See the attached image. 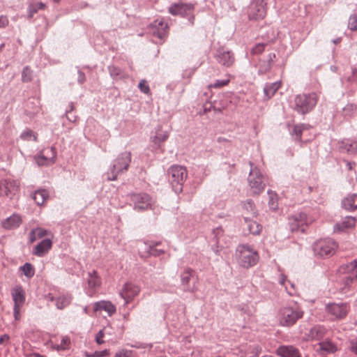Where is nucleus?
<instances>
[{
  "label": "nucleus",
  "mask_w": 357,
  "mask_h": 357,
  "mask_svg": "<svg viewBox=\"0 0 357 357\" xmlns=\"http://www.w3.org/2000/svg\"><path fill=\"white\" fill-rule=\"evenodd\" d=\"M235 259L241 267L248 269L257 264L259 255L252 246L248 244H241L236 248Z\"/></svg>",
  "instance_id": "nucleus-1"
},
{
  "label": "nucleus",
  "mask_w": 357,
  "mask_h": 357,
  "mask_svg": "<svg viewBox=\"0 0 357 357\" xmlns=\"http://www.w3.org/2000/svg\"><path fill=\"white\" fill-rule=\"evenodd\" d=\"M338 273L344 274L340 282V291L342 294H347L353 289V284L357 281V260L343 264L338 268Z\"/></svg>",
  "instance_id": "nucleus-2"
},
{
  "label": "nucleus",
  "mask_w": 357,
  "mask_h": 357,
  "mask_svg": "<svg viewBox=\"0 0 357 357\" xmlns=\"http://www.w3.org/2000/svg\"><path fill=\"white\" fill-rule=\"evenodd\" d=\"M303 315L304 311L297 304L285 306L279 310L278 322L280 326L289 328L293 326Z\"/></svg>",
  "instance_id": "nucleus-3"
},
{
  "label": "nucleus",
  "mask_w": 357,
  "mask_h": 357,
  "mask_svg": "<svg viewBox=\"0 0 357 357\" xmlns=\"http://www.w3.org/2000/svg\"><path fill=\"white\" fill-rule=\"evenodd\" d=\"M131 153L125 151L120 153L112 162L106 175L108 181H115L119 174L126 172L131 162Z\"/></svg>",
  "instance_id": "nucleus-4"
},
{
  "label": "nucleus",
  "mask_w": 357,
  "mask_h": 357,
  "mask_svg": "<svg viewBox=\"0 0 357 357\" xmlns=\"http://www.w3.org/2000/svg\"><path fill=\"white\" fill-rule=\"evenodd\" d=\"M317 100L318 97L315 93L299 94L294 99V109L298 114L305 115L313 109Z\"/></svg>",
  "instance_id": "nucleus-5"
},
{
  "label": "nucleus",
  "mask_w": 357,
  "mask_h": 357,
  "mask_svg": "<svg viewBox=\"0 0 357 357\" xmlns=\"http://www.w3.org/2000/svg\"><path fill=\"white\" fill-rule=\"evenodd\" d=\"M169 180L176 193L183 190V185L187 178L186 169L181 165H173L168 170Z\"/></svg>",
  "instance_id": "nucleus-6"
},
{
  "label": "nucleus",
  "mask_w": 357,
  "mask_h": 357,
  "mask_svg": "<svg viewBox=\"0 0 357 357\" xmlns=\"http://www.w3.org/2000/svg\"><path fill=\"white\" fill-rule=\"evenodd\" d=\"M249 165L250 166L248 178L249 186L254 195H259L266 185L264 176L257 167H254L252 162L250 161Z\"/></svg>",
  "instance_id": "nucleus-7"
},
{
  "label": "nucleus",
  "mask_w": 357,
  "mask_h": 357,
  "mask_svg": "<svg viewBox=\"0 0 357 357\" xmlns=\"http://www.w3.org/2000/svg\"><path fill=\"white\" fill-rule=\"evenodd\" d=\"M337 248V243L330 238L319 239L313 245L314 255L323 258L333 255Z\"/></svg>",
  "instance_id": "nucleus-8"
},
{
  "label": "nucleus",
  "mask_w": 357,
  "mask_h": 357,
  "mask_svg": "<svg viewBox=\"0 0 357 357\" xmlns=\"http://www.w3.org/2000/svg\"><path fill=\"white\" fill-rule=\"evenodd\" d=\"M130 205L137 211H142L152 208L154 203L152 197L145 192H132L128 195Z\"/></svg>",
  "instance_id": "nucleus-9"
},
{
  "label": "nucleus",
  "mask_w": 357,
  "mask_h": 357,
  "mask_svg": "<svg viewBox=\"0 0 357 357\" xmlns=\"http://www.w3.org/2000/svg\"><path fill=\"white\" fill-rule=\"evenodd\" d=\"M326 312L333 321L344 319L350 310L348 303H330L325 307Z\"/></svg>",
  "instance_id": "nucleus-10"
},
{
  "label": "nucleus",
  "mask_w": 357,
  "mask_h": 357,
  "mask_svg": "<svg viewBox=\"0 0 357 357\" xmlns=\"http://www.w3.org/2000/svg\"><path fill=\"white\" fill-rule=\"evenodd\" d=\"M313 222V219L305 213L300 212L289 217L288 225L292 232H304L305 227Z\"/></svg>",
  "instance_id": "nucleus-11"
},
{
  "label": "nucleus",
  "mask_w": 357,
  "mask_h": 357,
  "mask_svg": "<svg viewBox=\"0 0 357 357\" xmlns=\"http://www.w3.org/2000/svg\"><path fill=\"white\" fill-rule=\"evenodd\" d=\"M181 285L184 291L194 293L197 291L198 278L195 271L190 268H185L181 273Z\"/></svg>",
  "instance_id": "nucleus-12"
},
{
  "label": "nucleus",
  "mask_w": 357,
  "mask_h": 357,
  "mask_svg": "<svg viewBox=\"0 0 357 357\" xmlns=\"http://www.w3.org/2000/svg\"><path fill=\"white\" fill-rule=\"evenodd\" d=\"M250 20L264 19L266 15V3L264 0H252L248 9Z\"/></svg>",
  "instance_id": "nucleus-13"
},
{
  "label": "nucleus",
  "mask_w": 357,
  "mask_h": 357,
  "mask_svg": "<svg viewBox=\"0 0 357 357\" xmlns=\"http://www.w3.org/2000/svg\"><path fill=\"white\" fill-rule=\"evenodd\" d=\"M56 150L55 147H47L40 151L35 157L36 162L39 166H49L56 162Z\"/></svg>",
  "instance_id": "nucleus-14"
},
{
  "label": "nucleus",
  "mask_w": 357,
  "mask_h": 357,
  "mask_svg": "<svg viewBox=\"0 0 357 357\" xmlns=\"http://www.w3.org/2000/svg\"><path fill=\"white\" fill-rule=\"evenodd\" d=\"M300 333L303 335V338L307 340H318L323 338L326 332V328L321 325H316L312 327L307 332L304 331L302 326L299 327Z\"/></svg>",
  "instance_id": "nucleus-15"
},
{
  "label": "nucleus",
  "mask_w": 357,
  "mask_h": 357,
  "mask_svg": "<svg viewBox=\"0 0 357 357\" xmlns=\"http://www.w3.org/2000/svg\"><path fill=\"white\" fill-rule=\"evenodd\" d=\"M153 36L163 40L167 36L169 26L162 18L157 19L149 26Z\"/></svg>",
  "instance_id": "nucleus-16"
},
{
  "label": "nucleus",
  "mask_w": 357,
  "mask_h": 357,
  "mask_svg": "<svg viewBox=\"0 0 357 357\" xmlns=\"http://www.w3.org/2000/svg\"><path fill=\"white\" fill-rule=\"evenodd\" d=\"M194 6L191 3H174L169 8V13L172 15L188 17L192 15Z\"/></svg>",
  "instance_id": "nucleus-17"
},
{
  "label": "nucleus",
  "mask_w": 357,
  "mask_h": 357,
  "mask_svg": "<svg viewBox=\"0 0 357 357\" xmlns=\"http://www.w3.org/2000/svg\"><path fill=\"white\" fill-rule=\"evenodd\" d=\"M140 291V287L132 282H127L124 284L120 292V296L126 301V303H128L138 295Z\"/></svg>",
  "instance_id": "nucleus-18"
},
{
  "label": "nucleus",
  "mask_w": 357,
  "mask_h": 357,
  "mask_svg": "<svg viewBox=\"0 0 357 357\" xmlns=\"http://www.w3.org/2000/svg\"><path fill=\"white\" fill-rule=\"evenodd\" d=\"M217 61L226 67L231 66L234 62V56L232 52L225 50L224 48H219L215 56Z\"/></svg>",
  "instance_id": "nucleus-19"
},
{
  "label": "nucleus",
  "mask_w": 357,
  "mask_h": 357,
  "mask_svg": "<svg viewBox=\"0 0 357 357\" xmlns=\"http://www.w3.org/2000/svg\"><path fill=\"white\" fill-rule=\"evenodd\" d=\"M275 354L280 357H301L299 349L293 345H280Z\"/></svg>",
  "instance_id": "nucleus-20"
},
{
  "label": "nucleus",
  "mask_w": 357,
  "mask_h": 357,
  "mask_svg": "<svg viewBox=\"0 0 357 357\" xmlns=\"http://www.w3.org/2000/svg\"><path fill=\"white\" fill-rule=\"evenodd\" d=\"M52 241L49 238L42 240L33 250V255L42 257L45 256L52 248Z\"/></svg>",
  "instance_id": "nucleus-21"
},
{
  "label": "nucleus",
  "mask_w": 357,
  "mask_h": 357,
  "mask_svg": "<svg viewBox=\"0 0 357 357\" xmlns=\"http://www.w3.org/2000/svg\"><path fill=\"white\" fill-rule=\"evenodd\" d=\"M14 305L22 306L25 302V292L22 286L15 287L11 290Z\"/></svg>",
  "instance_id": "nucleus-22"
},
{
  "label": "nucleus",
  "mask_w": 357,
  "mask_h": 357,
  "mask_svg": "<svg viewBox=\"0 0 357 357\" xmlns=\"http://www.w3.org/2000/svg\"><path fill=\"white\" fill-rule=\"evenodd\" d=\"M339 150L340 152L349 154L357 153V142L344 139L340 143Z\"/></svg>",
  "instance_id": "nucleus-23"
},
{
  "label": "nucleus",
  "mask_w": 357,
  "mask_h": 357,
  "mask_svg": "<svg viewBox=\"0 0 357 357\" xmlns=\"http://www.w3.org/2000/svg\"><path fill=\"white\" fill-rule=\"evenodd\" d=\"M342 206L347 211H354L357 208V194L348 195L342 200Z\"/></svg>",
  "instance_id": "nucleus-24"
},
{
  "label": "nucleus",
  "mask_w": 357,
  "mask_h": 357,
  "mask_svg": "<svg viewBox=\"0 0 357 357\" xmlns=\"http://www.w3.org/2000/svg\"><path fill=\"white\" fill-rule=\"evenodd\" d=\"M22 222L20 216L13 214L2 221V226L6 229H13L18 227Z\"/></svg>",
  "instance_id": "nucleus-25"
},
{
  "label": "nucleus",
  "mask_w": 357,
  "mask_h": 357,
  "mask_svg": "<svg viewBox=\"0 0 357 357\" xmlns=\"http://www.w3.org/2000/svg\"><path fill=\"white\" fill-rule=\"evenodd\" d=\"M101 310L107 312L111 316L116 312V307L110 301H101L95 303L94 311Z\"/></svg>",
  "instance_id": "nucleus-26"
},
{
  "label": "nucleus",
  "mask_w": 357,
  "mask_h": 357,
  "mask_svg": "<svg viewBox=\"0 0 357 357\" xmlns=\"http://www.w3.org/2000/svg\"><path fill=\"white\" fill-rule=\"evenodd\" d=\"M4 195L11 197L17 191L19 185L16 181L8 178L3 181Z\"/></svg>",
  "instance_id": "nucleus-27"
},
{
  "label": "nucleus",
  "mask_w": 357,
  "mask_h": 357,
  "mask_svg": "<svg viewBox=\"0 0 357 357\" xmlns=\"http://www.w3.org/2000/svg\"><path fill=\"white\" fill-rule=\"evenodd\" d=\"M168 137L169 132L167 131H164L161 128H159L155 131V135L152 137V142L153 143L155 148H160L161 144L166 141Z\"/></svg>",
  "instance_id": "nucleus-28"
},
{
  "label": "nucleus",
  "mask_w": 357,
  "mask_h": 357,
  "mask_svg": "<svg viewBox=\"0 0 357 357\" xmlns=\"http://www.w3.org/2000/svg\"><path fill=\"white\" fill-rule=\"evenodd\" d=\"M356 223V218L352 216L345 217L341 222L337 223L334 226V230L337 231H343L345 229H349L354 227Z\"/></svg>",
  "instance_id": "nucleus-29"
},
{
  "label": "nucleus",
  "mask_w": 357,
  "mask_h": 357,
  "mask_svg": "<svg viewBox=\"0 0 357 357\" xmlns=\"http://www.w3.org/2000/svg\"><path fill=\"white\" fill-rule=\"evenodd\" d=\"M244 221L246 225L247 229L250 234L258 235L261 231V226L256 221L252 220L250 217L245 216Z\"/></svg>",
  "instance_id": "nucleus-30"
},
{
  "label": "nucleus",
  "mask_w": 357,
  "mask_h": 357,
  "mask_svg": "<svg viewBox=\"0 0 357 357\" xmlns=\"http://www.w3.org/2000/svg\"><path fill=\"white\" fill-rule=\"evenodd\" d=\"M281 82L277 81L273 83H266L264 88V96L267 99L272 98L275 92L280 88Z\"/></svg>",
  "instance_id": "nucleus-31"
},
{
  "label": "nucleus",
  "mask_w": 357,
  "mask_h": 357,
  "mask_svg": "<svg viewBox=\"0 0 357 357\" xmlns=\"http://www.w3.org/2000/svg\"><path fill=\"white\" fill-rule=\"evenodd\" d=\"M319 347L324 354H334L337 350V346L328 340L319 342Z\"/></svg>",
  "instance_id": "nucleus-32"
},
{
  "label": "nucleus",
  "mask_w": 357,
  "mask_h": 357,
  "mask_svg": "<svg viewBox=\"0 0 357 357\" xmlns=\"http://www.w3.org/2000/svg\"><path fill=\"white\" fill-rule=\"evenodd\" d=\"M31 197L37 205L40 206L43 205L49 197V193L47 190L44 189L38 190L31 194Z\"/></svg>",
  "instance_id": "nucleus-33"
},
{
  "label": "nucleus",
  "mask_w": 357,
  "mask_h": 357,
  "mask_svg": "<svg viewBox=\"0 0 357 357\" xmlns=\"http://www.w3.org/2000/svg\"><path fill=\"white\" fill-rule=\"evenodd\" d=\"M72 297L70 295H61L56 299V307L59 310H63L67 307L71 302Z\"/></svg>",
  "instance_id": "nucleus-34"
},
{
  "label": "nucleus",
  "mask_w": 357,
  "mask_h": 357,
  "mask_svg": "<svg viewBox=\"0 0 357 357\" xmlns=\"http://www.w3.org/2000/svg\"><path fill=\"white\" fill-rule=\"evenodd\" d=\"M87 282L89 288L93 289L100 285V279L96 271L88 273Z\"/></svg>",
  "instance_id": "nucleus-35"
},
{
  "label": "nucleus",
  "mask_w": 357,
  "mask_h": 357,
  "mask_svg": "<svg viewBox=\"0 0 357 357\" xmlns=\"http://www.w3.org/2000/svg\"><path fill=\"white\" fill-rule=\"evenodd\" d=\"M20 270L28 279L33 277L35 274V268L31 263H25L23 266L20 267Z\"/></svg>",
  "instance_id": "nucleus-36"
},
{
  "label": "nucleus",
  "mask_w": 357,
  "mask_h": 357,
  "mask_svg": "<svg viewBox=\"0 0 357 357\" xmlns=\"http://www.w3.org/2000/svg\"><path fill=\"white\" fill-rule=\"evenodd\" d=\"M45 5L43 2H37L31 4L28 8L29 17H32L33 15L38 12V10H43L45 8Z\"/></svg>",
  "instance_id": "nucleus-37"
},
{
  "label": "nucleus",
  "mask_w": 357,
  "mask_h": 357,
  "mask_svg": "<svg viewBox=\"0 0 357 357\" xmlns=\"http://www.w3.org/2000/svg\"><path fill=\"white\" fill-rule=\"evenodd\" d=\"M258 68V74L264 75L269 72L272 66H271V64H269V63L266 61L264 59H261L259 61Z\"/></svg>",
  "instance_id": "nucleus-38"
},
{
  "label": "nucleus",
  "mask_w": 357,
  "mask_h": 357,
  "mask_svg": "<svg viewBox=\"0 0 357 357\" xmlns=\"http://www.w3.org/2000/svg\"><path fill=\"white\" fill-rule=\"evenodd\" d=\"M108 70H109L110 75L114 79H120V78L124 77V75L123 74L121 69L115 66H109Z\"/></svg>",
  "instance_id": "nucleus-39"
},
{
  "label": "nucleus",
  "mask_w": 357,
  "mask_h": 357,
  "mask_svg": "<svg viewBox=\"0 0 357 357\" xmlns=\"http://www.w3.org/2000/svg\"><path fill=\"white\" fill-rule=\"evenodd\" d=\"M244 209L250 213L252 217H256L257 215V211L255 208L254 202L249 199L244 204Z\"/></svg>",
  "instance_id": "nucleus-40"
},
{
  "label": "nucleus",
  "mask_w": 357,
  "mask_h": 357,
  "mask_svg": "<svg viewBox=\"0 0 357 357\" xmlns=\"http://www.w3.org/2000/svg\"><path fill=\"white\" fill-rule=\"evenodd\" d=\"M304 128V124L294 126L291 132V135L296 136L295 140L298 142H301L302 132Z\"/></svg>",
  "instance_id": "nucleus-41"
},
{
  "label": "nucleus",
  "mask_w": 357,
  "mask_h": 357,
  "mask_svg": "<svg viewBox=\"0 0 357 357\" xmlns=\"http://www.w3.org/2000/svg\"><path fill=\"white\" fill-rule=\"evenodd\" d=\"M33 71L29 66H25L22 72V80L23 82H29L32 79Z\"/></svg>",
  "instance_id": "nucleus-42"
},
{
  "label": "nucleus",
  "mask_w": 357,
  "mask_h": 357,
  "mask_svg": "<svg viewBox=\"0 0 357 357\" xmlns=\"http://www.w3.org/2000/svg\"><path fill=\"white\" fill-rule=\"evenodd\" d=\"M20 138L23 140H30L31 138L33 141H37V135L31 130H26L22 132Z\"/></svg>",
  "instance_id": "nucleus-43"
},
{
  "label": "nucleus",
  "mask_w": 357,
  "mask_h": 357,
  "mask_svg": "<svg viewBox=\"0 0 357 357\" xmlns=\"http://www.w3.org/2000/svg\"><path fill=\"white\" fill-rule=\"evenodd\" d=\"M266 43H259L256 44L251 50V54L254 55H258L261 54L266 46Z\"/></svg>",
  "instance_id": "nucleus-44"
},
{
  "label": "nucleus",
  "mask_w": 357,
  "mask_h": 357,
  "mask_svg": "<svg viewBox=\"0 0 357 357\" xmlns=\"http://www.w3.org/2000/svg\"><path fill=\"white\" fill-rule=\"evenodd\" d=\"M70 343V337L68 336H65L61 339V343L57 345L56 349L57 350H66L68 348V346L69 345Z\"/></svg>",
  "instance_id": "nucleus-45"
},
{
  "label": "nucleus",
  "mask_w": 357,
  "mask_h": 357,
  "mask_svg": "<svg viewBox=\"0 0 357 357\" xmlns=\"http://www.w3.org/2000/svg\"><path fill=\"white\" fill-rule=\"evenodd\" d=\"M348 26L351 31H357V16L356 15L350 16Z\"/></svg>",
  "instance_id": "nucleus-46"
},
{
  "label": "nucleus",
  "mask_w": 357,
  "mask_h": 357,
  "mask_svg": "<svg viewBox=\"0 0 357 357\" xmlns=\"http://www.w3.org/2000/svg\"><path fill=\"white\" fill-rule=\"evenodd\" d=\"M229 79H217L213 84H211V86L215 88V89H219V88H221L222 86L227 85L229 84Z\"/></svg>",
  "instance_id": "nucleus-47"
},
{
  "label": "nucleus",
  "mask_w": 357,
  "mask_h": 357,
  "mask_svg": "<svg viewBox=\"0 0 357 357\" xmlns=\"http://www.w3.org/2000/svg\"><path fill=\"white\" fill-rule=\"evenodd\" d=\"M223 233V229L221 227H218L213 230V234L214 235V238L215 239V243L218 245L220 243V236H221Z\"/></svg>",
  "instance_id": "nucleus-48"
},
{
  "label": "nucleus",
  "mask_w": 357,
  "mask_h": 357,
  "mask_svg": "<svg viewBox=\"0 0 357 357\" xmlns=\"http://www.w3.org/2000/svg\"><path fill=\"white\" fill-rule=\"evenodd\" d=\"M138 87L142 92L145 94H148L150 91V88L145 80H141L138 84Z\"/></svg>",
  "instance_id": "nucleus-49"
},
{
  "label": "nucleus",
  "mask_w": 357,
  "mask_h": 357,
  "mask_svg": "<svg viewBox=\"0 0 357 357\" xmlns=\"http://www.w3.org/2000/svg\"><path fill=\"white\" fill-rule=\"evenodd\" d=\"M347 81L350 83H357V68H351V75L347 77Z\"/></svg>",
  "instance_id": "nucleus-50"
},
{
  "label": "nucleus",
  "mask_w": 357,
  "mask_h": 357,
  "mask_svg": "<svg viewBox=\"0 0 357 357\" xmlns=\"http://www.w3.org/2000/svg\"><path fill=\"white\" fill-rule=\"evenodd\" d=\"M109 355V351L107 349L100 351H95L91 354L87 355V357H105L106 356Z\"/></svg>",
  "instance_id": "nucleus-51"
},
{
  "label": "nucleus",
  "mask_w": 357,
  "mask_h": 357,
  "mask_svg": "<svg viewBox=\"0 0 357 357\" xmlns=\"http://www.w3.org/2000/svg\"><path fill=\"white\" fill-rule=\"evenodd\" d=\"M349 349L357 355V338H353L349 340Z\"/></svg>",
  "instance_id": "nucleus-52"
},
{
  "label": "nucleus",
  "mask_w": 357,
  "mask_h": 357,
  "mask_svg": "<svg viewBox=\"0 0 357 357\" xmlns=\"http://www.w3.org/2000/svg\"><path fill=\"white\" fill-rule=\"evenodd\" d=\"M34 231L36 233L38 239L43 238V236H45L47 234V230H45L43 228H40V227L34 229Z\"/></svg>",
  "instance_id": "nucleus-53"
},
{
  "label": "nucleus",
  "mask_w": 357,
  "mask_h": 357,
  "mask_svg": "<svg viewBox=\"0 0 357 357\" xmlns=\"http://www.w3.org/2000/svg\"><path fill=\"white\" fill-rule=\"evenodd\" d=\"M268 206L270 208L273 210H275L278 208V203L276 198H275L273 195L271 196L270 200L268 202Z\"/></svg>",
  "instance_id": "nucleus-54"
},
{
  "label": "nucleus",
  "mask_w": 357,
  "mask_h": 357,
  "mask_svg": "<svg viewBox=\"0 0 357 357\" xmlns=\"http://www.w3.org/2000/svg\"><path fill=\"white\" fill-rule=\"evenodd\" d=\"M275 57H276L275 54L274 52H271L267 55L266 59L264 60L266 61H267L268 63H269V64H271V66H273V65L275 62Z\"/></svg>",
  "instance_id": "nucleus-55"
},
{
  "label": "nucleus",
  "mask_w": 357,
  "mask_h": 357,
  "mask_svg": "<svg viewBox=\"0 0 357 357\" xmlns=\"http://www.w3.org/2000/svg\"><path fill=\"white\" fill-rule=\"evenodd\" d=\"M104 337V332L103 330L99 331V332L96 335V342L98 344H102L104 343V341L102 340V337Z\"/></svg>",
  "instance_id": "nucleus-56"
},
{
  "label": "nucleus",
  "mask_w": 357,
  "mask_h": 357,
  "mask_svg": "<svg viewBox=\"0 0 357 357\" xmlns=\"http://www.w3.org/2000/svg\"><path fill=\"white\" fill-rule=\"evenodd\" d=\"M356 105L354 104H348L344 107V111L346 113H352L356 109Z\"/></svg>",
  "instance_id": "nucleus-57"
},
{
  "label": "nucleus",
  "mask_w": 357,
  "mask_h": 357,
  "mask_svg": "<svg viewBox=\"0 0 357 357\" xmlns=\"http://www.w3.org/2000/svg\"><path fill=\"white\" fill-rule=\"evenodd\" d=\"M22 306L14 305L13 314L15 320L20 319V308Z\"/></svg>",
  "instance_id": "nucleus-58"
},
{
  "label": "nucleus",
  "mask_w": 357,
  "mask_h": 357,
  "mask_svg": "<svg viewBox=\"0 0 357 357\" xmlns=\"http://www.w3.org/2000/svg\"><path fill=\"white\" fill-rule=\"evenodd\" d=\"M150 254L153 256H160L162 254L165 253V250L162 249H156L153 248V250H149Z\"/></svg>",
  "instance_id": "nucleus-59"
},
{
  "label": "nucleus",
  "mask_w": 357,
  "mask_h": 357,
  "mask_svg": "<svg viewBox=\"0 0 357 357\" xmlns=\"http://www.w3.org/2000/svg\"><path fill=\"white\" fill-rule=\"evenodd\" d=\"M86 81V77L83 72L81 70H78V77H77V82L82 84Z\"/></svg>",
  "instance_id": "nucleus-60"
},
{
  "label": "nucleus",
  "mask_w": 357,
  "mask_h": 357,
  "mask_svg": "<svg viewBox=\"0 0 357 357\" xmlns=\"http://www.w3.org/2000/svg\"><path fill=\"white\" fill-rule=\"evenodd\" d=\"M114 357H130L129 352L126 350H121L115 354Z\"/></svg>",
  "instance_id": "nucleus-61"
},
{
  "label": "nucleus",
  "mask_w": 357,
  "mask_h": 357,
  "mask_svg": "<svg viewBox=\"0 0 357 357\" xmlns=\"http://www.w3.org/2000/svg\"><path fill=\"white\" fill-rule=\"evenodd\" d=\"M29 238L30 243H33L34 241H36L38 239V237L36 236V233L34 231V229H32L29 232Z\"/></svg>",
  "instance_id": "nucleus-62"
},
{
  "label": "nucleus",
  "mask_w": 357,
  "mask_h": 357,
  "mask_svg": "<svg viewBox=\"0 0 357 357\" xmlns=\"http://www.w3.org/2000/svg\"><path fill=\"white\" fill-rule=\"evenodd\" d=\"M66 116L68 120L70 122H75L77 120V116L75 115H73L71 113H66Z\"/></svg>",
  "instance_id": "nucleus-63"
},
{
  "label": "nucleus",
  "mask_w": 357,
  "mask_h": 357,
  "mask_svg": "<svg viewBox=\"0 0 357 357\" xmlns=\"http://www.w3.org/2000/svg\"><path fill=\"white\" fill-rule=\"evenodd\" d=\"M161 244L160 241H151L149 243V250H153V248H156L157 246Z\"/></svg>",
  "instance_id": "nucleus-64"
}]
</instances>
